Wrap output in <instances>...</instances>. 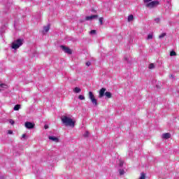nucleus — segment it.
Here are the masks:
<instances>
[{"label": "nucleus", "instance_id": "nucleus-1", "mask_svg": "<svg viewBox=\"0 0 179 179\" xmlns=\"http://www.w3.org/2000/svg\"><path fill=\"white\" fill-rule=\"evenodd\" d=\"M61 120L63 125H65V127H71V128L75 127V121H73L72 118L66 115H63L61 117Z\"/></svg>", "mask_w": 179, "mask_h": 179}, {"label": "nucleus", "instance_id": "nucleus-2", "mask_svg": "<svg viewBox=\"0 0 179 179\" xmlns=\"http://www.w3.org/2000/svg\"><path fill=\"white\" fill-rule=\"evenodd\" d=\"M22 45H23V39H17L12 43L11 48H13V50H17V48L22 47Z\"/></svg>", "mask_w": 179, "mask_h": 179}, {"label": "nucleus", "instance_id": "nucleus-3", "mask_svg": "<svg viewBox=\"0 0 179 179\" xmlns=\"http://www.w3.org/2000/svg\"><path fill=\"white\" fill-rule=\"evenodd\" d=\"M159 1H152L148 3H146L145 6L147 8H149V9H153V8H156V6L159 5Z\"/></svg>", "mask_w": 179, "mask_h": 179}, {"label": "nucleus", "instance_id": "nucleus-4", "mask_svg": "<svg viewBox=\"0 0 179 179\" xmlns=\"http://www.w3.org/2000/svg\"><path fill=\"white\" fill-rule=\"evenodd\" d=\"M89 99L91 100L94 106H97V99L94 98V95L93 94V92H89Z\"/></svg>", "mask_w": 179, "mask_h": 179}, {"label": "nucleus", "instance_id": "nucleus-5", "mask_svg": "<svg viewBox=\"0 0 179 179\" xmlns=\"http://www.w3.org/2000/svg\"><path fill=\"white\" fill-rule=\"evenodd\" d=\"M60 48H62V51H64L66 54H72V50H71V49H69V48L68 47H66L64 45H61Z\"/></svg>", "mask_w": 179, "mask_h": 179}, {"label": "nucleus", "instance_id": "nucleus-6", "mask_svg": "<svg viewBox=\"0 0 179 179\" xmlns=\"http://www.w3.org/2000/svg\"><path fill=\"white\" fill-rule=\"evenodd\" d=\"M24 125L27 129H33V128H34V124L31 123V122H25Z\"/></svg>", "mask_w": 179, "mask_h": 179}, {"label": "nucleus", "instance_id": "nucleus-7", "mask_svg": "<svg viewBox=\"0 0 179 179\" xmlns=\"http://www.w3.org/2000/svg\"><path fill=\"white\" fill-rule=\"evenodd\" d=\"M106 94V88H101L99 91V99H101V97L104 96V94Z\"/></svg>", "mask_w": 179, "mask_h": 179}, {"label": "nucleus", "instance_id": "nucleus-8", "mask_svg": "<svg viewBox=\"0 0 179 179\" xmlns=\"http://www.w3.org/2000/svg\"><path fill=\"white\" fill-rule=\"evenodd\" d=\"M162 138L164 139H170V138H171V134H170V133L163 134Z\"/></svg>", "mask_w": 179, "mask_h": 179}, {"label": "nucleus", "instance_id": "nucleus-9", "mask_svg": "<svg viewBox=\"0 0 179 179\" xmlns=\"http://www.w3.org/2000/svg\"><path fill=\"white\" fill-rule=\"evenodd\" d=\"M49 139L50 141H52V142H56L58 143L59 142V139L58 138L55 137V136H49Z\"/></svg>", "mask_w": 179, "mask_h": 179}, {"label": "nucleus", "instance_id": "nucleus-10", "mask_svg": "<svg viewBox=\"0 0 179 179\" xmlns=\"http://www.w3.org/2000/svg\"><path fill=\"white\" fill-rule=\"evenodd\" d=\"M96 17H97V15H91V16H87L85 17V20H92V19H96Z\"/></svg>", "mask_w": 179, "mask_h": 179}, {"label": "nucleus", "instance_id": "nucleus-11", "mask_svg": "<svg viewBox=\"0 0 179 179\" xmlns=\"http://www.w3.org/2000/svg\"><path fill=\"white\" fill-rule=\"evenodd\" d=\"M73 92L74 93H80L82 92V90L79 87H76L73 90Z\"/></svg>", "mask_w": 179, "mask_h": 179}, {"label": "nucleus", "instance_id": "nucleus-12", "mask_svg": "<svg viewBox=\"0 0 179 179\" xmlns=\"http://www.w3.org/2000/svg\"><path fill=\"white\" fill-rule=\"evenodd\" d=\"M48 31H50V25H48L43 27V33L45 34V33H48Z\"/></svg>", "mask_w": 179, "mask_h": 179}, {"label": "nucleus", "instance_id": "nucleus-13", "mask_svg": "<svg viewBox=\"0 0 179 179\" xmlns=\"http://www.w3.org/2000/svg\"><path fill=\"white\" fill-rule=\"evenodd\" d=\"M105 96L106 97H107V99H111V96H112L111 92H105Z\"/></svg>", "mask_w": 179, "mask_h": 179}, {"label": "nucleus", "instance_id": "nucleus-14", "mask_svg": "<svg viewBox=\"0 0 179 179\" xmlns=\"http://www.w3.org/2000/svg\"><path fill=\"white\" fill-rule=\"evenodd\" d=\"M14 111H19L20 110V105H15L13 108Z\"/></svg>", "mask_w": 179, "mask_h": 179}, {"label": "nucleus", "instance_id": "nucleus-15", "mask_svg": "<svg viewBox=\"0 0 179 179\" xmlns=\"http://www.w3.org/2000/svg\"><path fill=\"white\" fill-rule=\"evenodd\" d=\"M127 20L128 22H132V20H134V15H129L127 17Z\"/></svg>", "mask_w": 179, "mask_h": 179}, {"label": "nucleus", "instance_id": "nucleus-16", "mask_svg": "<svg viewBox=\"0 0 179 179\" xmlns=\"http://www.w3.org/2000/svg\"><path fill=\"white\" fill-rule=\"evenodd\" d=\"M120 167H122L124 166V162L121 159H119L118 161Z\"/></svg>", "mask_w": 179, "mask_h": 179}, {"label": "nucleus", "instance_id": "nucleus-17", "mask_svg": "<svg viewBox=\"0 0 179 179\" xmlns=\"http://www.w3.org/2000/svg\"><path fill=\"white\" fill-rule=\"evenodd\" d=\"M145 177H146V175L145 174V173H141L139 179H145Z\"/></svg>", "mask_w": 179, "mask_h": 179}, {"label": "nucleus", "instance_id": "nucleus-18", "mask_svg": "<svg viewBox=\"0 0 179 179\" xmlns=\"http://www.w3.org/2000/svg\"><path fill=\"white\" fill-rule=\"evenodd\" d=\"M152 38H153V34H149L148 36L147 39L148 40H152Z\"/></svg>", "mask_w": 179, "mask_h": 179}, {"label": "nucleus", "instance_id": "nucleus-19", "mask_svg": "<svg viewBox=\"0 0 179 179\" xmlns=\"http://www.w3.org/2000/svg\"><path fill=\"white\" fill-rule=\"evenodd\" d=\"M119 173L120 176H124V174L125 173V171H124V169H120Z\"/></svg>", "mask_w": 179, "mask_h": 179}, {"label": "nucleus", "instance_id": "nucleus-20", "mask_svg": "<svg viewBox=\"0 0 179 179\" xmlns=\"http://www.w3.org/2000/svg\"><path fill=\"white\" fill-rule=\"evenodd\" d=\"M164 37H166V33H162L159 36V38H163Z\"/></svg>", "mask_w": 179, "mask_h": 179}, {"label": "nucleus", "instance_id": "nucleus-21", "mask_svg": "<svg viewBox=\"0 0 179 179\" xmlns=\"http://www.w3.org/2000/svg\"><path fill=\"white\" fill-rule=\"evenodd\" d=\"M149 69H154L155 68V64H150L148 66Z\"/></svg>", "mask_w": 179, "mask_h": 179}, {"label": "nucleus", "instance_id": "nucleus-22", "mask_svg": "<svg viewBox=\"0 0 179 179\" xmlns=\"http://www.w3.org/2000/svg\"><path fill=\"white\" fill-rule=\"evenodd\" d=\"M170 55H171V57H174V56L176 55V53L174 51H171V52H170Z\"/></svg>", "mask_w": 179, "mask_h": 179}, {"label": "nucleus", "instance_id": "nucleus-23", "mask_svg": "<svg viewBox=\"0 0 179 179\" xmlns=\"http://www.w3.org/2000/svg\"><path fill=\"white\" fill-rule=\"evenodd\" d=\"M0 87H3L4 89H6V87H8V85L5 84H0Z\"/></svg>", "mask_w": 179, "mask_h": 179}, {"label": "nucleus", "instance_id": "nucleus-24", "mask_svg": "<svg viewBox=\"0 0 179 179\" xmlns=\"http://www.w3.org/2000/svg\"><path fill=\"white\" fill-rule=\"evenodd\" d=\"M78 99H79V100H85V96L80 95V96H78Z\"/></svg>", "mask_w": 179, "mask_h": 179}, {"label": "nucleus", "instance_id": "nucleus-25", "mask_svg": "<svg viewBox=\"0 0 179 179\" xmlns=\"http://www.w3.org/2000/svg\"><path fill=\"white\" fill-rule=\"evenodd\" d=\"M103 17H99V23L100 24H103Z\"/></svg>", "mask_w": 179, "mask_h": 179}, {"label": "nucleus", "instance_id": "nucleus-26", "mask_svg": "<svg viewBox=\"0 0 179 179\" xmlns=\"http://www.w3.org/2000/svg\"><path fill=\"white\" fill-rule=\"evenodd\" d=\"M90 34H96V30H94V29L91 30L90 32Z\"/></svg>", "mask_w": 179, "mask_h": 179}, {"label": "nucleus", "instance_id": "nucleus-27", "mask_svg": "<svg viewBox=\"0 0 179 179\" xmlns=\"http://www.w3.org/2000/svg\"><path fill=\"white\" fill-rule=\"evenodd\" d=\"M84 136L85 138H87V136H89V131H85V133L84 134Z\"/></svg>", "mask_w": 179, "mask_h": 179}, {"label": "nucleus", "instance_id": "nucleus-28", "mask_svg": "<svg viewBox=\"0 0 179 179\" xmlns=\"http://www.w3.org/2000/svg\"><path fill=\"white\" fill-rule=\"evenodd\" d=\"M152 1H153V0H144V3H149L152 2Z\"/></svg>", "mask_w": 179, "mask_h": 179}, {"label": "nucleus", "instance_id": "nucleus-29", "mask_svg": "<svg viewBox=\"0 0 179 179\" xmlns=\"http://www.w3.org/2000/svg\"><path fill=\"white\" fill-rule=\"evenodd\" d=\"M9 122L11 125H13V124H15V121H13V120H10Z\"/></svg>", "mask_w": 179, "mask_h": 179}, {"label": "nucleus", "instance_id": "nucleus-30", "mask_svg": "<svg viewBox=\"0 0 179 179\" xmlns=\"http://www.w3.org/2000/svg\"><path fill=\"white\" fill-rule=\"evenodd\" d=\"M155 21L157 22V23H159V22H160V18H156L155 20Z\"/></svg>", "mask_w": 179, "mask_h": 179}, {"label": "nucleus", "instance_id": "nucleus-31", "mask_svg": "<svg viewBox=\"0 0 179 179\" xmlns=\"http://www.w3.org/2000/svg\"><path fill=\"white\" fill-rule=\"evenodd\" d=\"M8 134H9L10 135H12L13 134V131H12L11 130H8Z\"/></svg>", "mask_w": 179, "mask_h": 179}, {"label": "nucleus", "instance_id": "nucleus-32", "mask_svg": "<svg viewBox=\"0 0 179 179\" xmlns=\"http://www.w3.org/2000/svg\"><path fill=\"white\" fill-rule=\"evenodd\" d=\"M86 65H87V66H90V65H91L90 62H87L86 63Z\"/></svg>", "mask_w": 179, "mask_h": 179}, {"label": "nucleus", "instance_id": "nucleus-33", "mask_svg": "<svg viewBox=\"0 0 179 179\" xmlns=\"http://www.w3.org/2000/svg\"><path fill=\"white\" fill-rule=\"evenodd\" d=\"M44 128H45V129H48V126L45 125Z\"/></svg>", "mask_w": 179, "mask_h": 179}, {"label": "nucleus", "instance_id": "nucleus-34", "mask_svg": "<svg viewBox=\"0 0 179 179\" xmlns=\"http://www.w3.org/2000/svg\"><path fill=\"white\" fill-rule=\"evenodd\" d=\"M22 138H26V134H22Z\"/></svg>", "mask_w": 179, "mask_h": 179}, {"label": "nucleus", "instance_id": "nucleus-35", "mask_svg": "<svg viewBox=\"0 0 179 179\" xmlns=\"http://www.w3.org/2000/svg\"><path fill=\"white\" fill-rule=\"evenodd\" d=\"M124 59H126V61H128V58L125 57Z\"/></svg>", "mask_w": 179, "mask_h": 179}, {"label": "nucleus", "instance_id": "nucleus-36", "mask_svg": "<svg viewBox=\"0 0 179 179\" xmlns=\"http://www.w3.org/2000/svg\"><path fill=\"white\" fill-rule=\"evenodd\" d=\"M157 87H159V86H158V85H157Z\"/></svg>", "mask_w": 179, "mask_h": 179}]
</instances>
